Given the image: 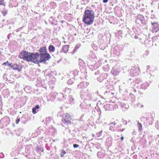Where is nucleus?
<instances>
[{"label": "nucleus", "instance_id": "nucleus-1", "mask_svg": "<svg viewBox=\"0 0 159 159\" xmlns=\"http://www.w3.org/2000/svg\"><path fill=\"white\" fill-rule=\"evenodd\" d=\"M39 54L36 52L33 53L27 51L21 52L19 55L20 57L24 60L28 61H32L35 63H40L43 62H44L50 58V54L47 52L43 54H40V60H38L39 57Z\"/></svg>", "mask_w": 159, "mask_h": 159}, {"label": "nucleus", "instance_id": "nucleus-2", "mask_svg": "<svg viewBox=\"0 0 159 159\" xmlns=\"http://www.w3.org/2000/svg\"><path fill=\"white\" fill-rule=\"evenodd\" d=\"M94 17V12L93 11L85 10L84 12L83 21L87 25H90L93 23Z\"/></svg>", "mask_w": 159, "mask_h": 159}, {"label": "nucleus", "instance_id": "nucleus-3", "mask_svg": "<svg viewBox=\"0 0 159 159\" xmlns=\"http://www.w3.org/2000/svg\"><path fill=\"white\" fill-rule=\"evenodd\" d=\"M72 118L70 115L68 113H64L62 116V121L65 123L71 124Z\"/></svg>", "mask_w": 159, "mask_h": 159}, {"label": "nucleus", "instance_id": "nucleus-4", "mask_svg": "<svg viewBox=\"0 0 159 159\" xmlns=\"http://www.w3.org/2000/svg\"><path fill=\"white\" fill-rule=\"evenodd\" d=\"M22 68V66L18 65L16 64H14L13 69L14 70H17L18 72H20Z\"/></svg>", "mask_w": 159, "mask_h": 159}, {"label": "nucleus", "instance_id": "nucleus-5", "mask_svg": "<svg viewBox=\"0 0 159 159\" xmlns=\"http://www.w3.org/2000/svg\"><path fill=\"white\" fill-rule=\"evenodd\" d=\"M69 46L68 45H65L62 48V51L65 53H66L68 51Z\"/></svg>", "mask_w": 159, "mask_h": 159}, {"label": "nucleus", "instance_id": "nucleus-6", "mask_svg": "<svg viewBox=\"0 0 159 159\" xmlns=\"http://www.w3.org/2000/svg\"><path fill=\"white\" fill-rule=\"evenodd\" d=\"M40 54H43L47 52L46 47H41L39 50Z\"/></svg>", "mask_w": 159, "mask_h": 159}, {"label": "nucleus", "instance_id": "nucleus-7", "mask_svg": "<svg viewBox=\"0 0 159 159\" xmlns=\"http://www.w3.org/2000/svg\"><path fill=\"white\" fill-rule=\"evenodd\" d=\"M102 131H100L99 132H98L96 133V135L97 137L101 138L100 139H102L103 137H104L105 136L102 135Z\"/></svg>", "mask_w": 159, "mask_h": 159}, {"label": "nucleus", "instance_id": "nucleus-8", "mask_svg": "<svg viewBox=\"0 0 159 159\" xmlns=\"http://www.w3.org/2000/svg\"><path fill=\"white\" fill-rule=\"evenodd\" d=\"M39 108V106L38 105H36L34 107L32 108V112L34 114H35L36 113V109H38Z\"/></svg>", "mask_w": 159, "mask_h": 159}, {"label": "nucleus", "instance_id": "nucleus-9", "mask_svg": "<svg viewBox=\"0 0 159 159\" xmlns=\"http://www.w3.org/2000/svg\"><path fill=\"white\" fill-rule=\"evenodd\" d=\"M48 49L50 52H54L55 49L53 46L50 45L48 47Z\"/></svg>", "mask_w": 159, "mask_h": 159}, {"label": "nucleus", "instance_id": "nucleus-10", "mask_svg": "<svg viewBox=\"0 0 159 159\" xmlns=\"http://www.w3.org/2000/svg\"><path fill=\"white\" fill-rule=\"evenodd\" d=\"M116 124V123H111V125L110 127V129L111 131H114L115 130L114 126H115Z\"/></svg>", "mask_w": 159, "mask_h": 159}, {"label": "nucleus", "instance_id": "nucleus-11", "mask_svg": "<svg viewBox=\"0 0 159 159\" xmlns=\"http://www.w3.org/2000/svg\"><path fill=\"white\" fill-rule=\"evenodd\" d=\"M138 129L139 130H141L142 129V126L141 123H138Z\"/></svg>", "mask_w": 159, "mask_h": 159}, {"label": "nucleus", "instance_id": "nucleus-12", "mask_svg": "<svg viewBox=\"0 0 159 159\" xmlns=\"http://www.w3.org/2000/svg\"><path fill=\"white\" fill-rule=\"evenodd\" d=\"M66 153V152L64 150L62 149L61 150V157H63L64 156V155Z\"/></svg>", "mask_w": 159, "mask_h": 159}, {"label": "nucleus", "instance_id": "nucleus-13", "mask_svg": "<svg viewBox=\"0 0 159 159\" xmlns=\"http://www.w3.org/2000/svg\"><path fill=\"white\" fill-rule=\"evenodd\" d=\"M2 14L5 16L7 14V11L6 10H3L2 11Z\"/></svg>", "mask_w": 159, "mask_h": 159}, {"label": "nucleus", "instance_id": "nucleus-14", "mask_svg": "<svg viewBox=\"0 0 159 159\" xmlns=\"http://www.w3.org/2000/svg\"><path fill=\"white\" fill-rule=\"evenodd\" d=\"M8 66L11 67L13 69V67H14V64L12 65L11 64V63H8Z\"/></svg>", "mask_w": 159, "mask_h": 159}, {"label": "nucleus", "instance_id": "nucleus-15", "mask_svg": "<svg viewBox=\"0 0 159 159\" xmlns=\"http://www.w3.org/2000/svg\"><path fill=\"white\" fill-rule=\"evenodd\" d=\"M73 146L74 148H77L79 147V145L77 144H74Z\"/></svg>", "mask_w": 159, "mask_h": 159}, {"label": "nucleus", "instance_id": "nucleus-16", "mask_svg": "<svg viewBox=\"0 0 159 159\" xmlns=\"http://www.w3.org/2000/svg\"><path fill=\"white\" fill-rule=\"evenodd\" d=\"M20 121V119L18 118L16 120V124H18Z\"/></svg>", "mask_w": 159, "mask_h": 159}, {"label": "nucleus", "instance_id": "nucleus-17", "mask_svg": "<svg viewBox=\"0 0 159 159\" xmlns=\"http://www.w3.org/2000/svg\"><path fill=\"white\" fill-rule=\"evenodd\" d=\"M3 5L4 6H5V5L3 3V2L2 1L0 0V5Z\"/></svg>", "mask_w": 159, "mask_h": 159}, {"label": "nucleus", "instance_id": "nucleus-18", "mask_svg": "<svg viewBox=\"0 0 159 159\" xmlns=\"http://www.w3.org/2000/svg\"><path fill=\"white\" fill-rule=\"evenodd\" d=\"M158 23V22H152L151 24L153 25L154 26V25L155 24H157Z\"/></svg>", "mask_w": 159, "mask_h": 159}, {"label": "nucleus", "instance_id": "nucleus-19", "mask_svg": "<svg viewBox=\"0 0 159 159\" xmlns=\"http://www.w3.org/2000/svg\"><path fill=\"white\" fill-rule=\"evenodd\" d=\"M157 31V30H156V29H152V32H153V33H154V32H156Z\"/></svg>", "mask_w": 159, "mask_h": 159}, {"label": "nucleus", "instance_id": "nucleus-20", "mask_svg": "<svg viewBox=\"0 0 159 159\" xmlns=\"http://www.w3.org/2000/svg\"><path fill=\"white\" fill-rule=\"evenodd\" d=\"M108 0H103V2L104 3H106L107 2Z\"/></svg>", "mask_w": 159, "mask_h": 159}, {"label": "nucleus", "instance_id": "nucleus-21", "mask_svg": "<svg viewBox=\"0 0 159 159\" xmlns=\"http://www.w3.org/2000/svg\"><path fill=\"white\" fill-rule=\"evenodd\" d=\"M8 63V61H7V62H4L3 64L2 65H6L7 64V63Z\"/></svg>", "mask_w": 159, "mask_h": 159}, {"label": "nucleus", "instance_id": "nucleus-22", "mask_svg": "<svg viewBox=\"0 0 159 159\" xmlns=\"http://www.w3.org/2000/svg\"><path fill=\"white\" fill-rule=\"evenodd\" d=\"M124 139V137H123V136H122L121 137V141H123V140Z\"/></svg>", "mask_w": 159, "mask_h": 159}, {"label": "nucleus", "instance_id": "nucleus-23", "mask_svg": "<svg viewBox=\"0 0 159 159\" xmlns=\"http://www.w3.org/2000/svg\"><path fill=\"white\" fill-rule=\"evenodd\" d=\"M123 130H124V129H123L122 130H120V132L121 131H123Z\"/></svg>", "mask_w": 159, "mask_h": 159}, {"label": "nucleus", "instance_id": "nucleus-24", "mask_svg": "<svg viewBox=\"0 0 159 159\" xmlns=\"http://www.w3.org/2000/svg\"><path fill=\"white\" fill-rule=\"evenodd\" d=\"M14 159H18V158H16V157H15Z\"/></svg>", "mask_w": 159, "mask_h": 159}, {"label": "nucleus", "instance_id": "nucleus-25", "mask_svg": "<svg viewBox=\"0 0 159 159\" xmlns=\"http://www.w3.org/2000/svg\"><path fill=\"white\" fill-rule=\"evenodd\" d=\"M37 150H38V151H39V150L38 149Z\"/></svg>", "mask_w": 159, "mask_h": 159}, {"label": "nucleus", "instance_id": "nucleus-26", "mask_svg": "<svg viewBox=\"0 0 159 159\" xmlns=\"http://www.w3.org/2000/svg\"><path fill=\"white\" fill-rule=\"evenodd\" d=\"M43 150H42V151L43 152Z\"/></svg>", "mask_w": 159, "mask_h": 159}]
</instances>
